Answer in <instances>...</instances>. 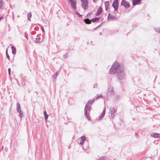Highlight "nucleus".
Instances as JSON below:
<instances>
[{
  "instance_id": "28",
  "label": "nucleus",
  "mask_w": 160,
  "mask_h": 160,
  "mask_svg": "<svg viewBox=\"0 0 160 160\" xmlns=\"http://www.w3.org/2000/svg\"><path fill=\"white\" fill-rule=\"evenodd\" d=\"M40 39H41V38L40 37L39 38H36V41L37 42H39V41H40Z\"/></svg>"
},
{
  "instance_id": "14",
  "label": "nucleus",
  "mask_w": 160,
  "mask_h": 160,
  "mask_svg": "<svg viewBox=\"0 0 160 160\" xmlns=\"http://www.w3.org/2000/svg\"><path fill=\"white\" fill-rule=\"evenodd\" d=\"M141 0H133L132 3L133 5H135L137 4H139Z\"/></svg>"
},
{
  "instance_id": "11",
  "label": "nucleus",
  "mask_w": 160,
  "mask_h": 160,
  "mask_svg": "<svg viewBox=\"0 0 160 160\" xmlns=\"http://www.w3.org/2000/svg\"><path fill=\"white\" fill-rule=\"evenodd\" d=\"M150 135L152 137L155 138L160 137V134L157 133H152Z\"/></svg>"
},
{
  "instance_id": "15",
  "label": "nucleus",
  "mask_w": 160,
  "mask_h": 160,
  "mask_svg": "<svg viewBox=\"0 0 160 160\" xmlns=\"http://www.w3.org/2000/svg\"><path fill=\"white\" fill-rule=\"evenodd\" d=\"M102 11V9L101 7L99 8L98 9L96 14V15L98 16L101 13Z\"/></svg>"
},
{
  "instance_id": "19",
  "label": "nucleus",
  "mask_w": 160,
  "mask_h": 160,
  "mask_svg": "<svg viewBox=\"0 0 160 160\" xmlns=\"http://www.w3.org/2000/svg\"><path fill=\"white\" fill-rule=\"evenodd\" d=\"M110 111L111 114L112 113H115V112L114 108L112 107H110Z\"/></svg>"
},
{
  "instance_id": "27",
  "label": "nucleus",
  "mask_w": 160,
  "mask_h": 160,
  "mask_svg": "<svg viewBox=\"0 0 160 160\" xmlns=\"http://www.w3.org/2000/svg\"><path fill=\"white\" fill-rule=\"evenodd\" d=\"M19 116L20 118H22L23 117V113L21 112V111L19 112Z\"/></svg>"
},
{
  "instance_id": "25",
  "label": "nucleus",
  "mask_w": 160,
  "mask_h": 160,
  "mask_svg": "<svg viewBox=\"0 0 160 160\" xmlns=\"http://www.w3.org/2000/svg\"><path fill=\"white\" fill-rule=\"evenodd\" d=\"M6 57H7V58L8 60H10V57H9V55L8 54V50L7 49L6 51Z\"/></svg>"
},
{
  "instance_id": "30",
  "label": "nucleus",
  "mask_w": 160,
  "mask_h": 160,
  "mask_svg": "<svg viewBox=\"0 0 160 160\" xmlns=\"http://www.w3.org/2000/svg\"><path fill=\"white\" fill-rule=\"evenodd\" d=\"M99 160H105V158L104 157H101L99 158Z\"/></svg>"
},
{
  "instance_id": "10",
  "label": "nucleus",
  "mask_w": 160,
  "mask_h": 160,
  "mask_svg": "<svg viewBox=\"0 0 160 160\" xmlns=\"http://www.w3.org/2000/svg\"><path fill=\"white\" fill-rule=\"evenodd\" d=\"M86 138L85 136H81L80 138V140L81 141L80 142V144L83 145L84 141L86 140Z\"/></svg>"
},
{
  "instance_id": "22",
  "label": "nucleus",
  "mask_w": 160,
  "mask_h": 160,
  "mask_svg": "<svg viewBox=\"0 0 160 160\" xmlns=\"http://www.w3.org/2000/svg\"><path fill=\"white\" fill-rule=\"evenodd\" d=\"M154 30L157 32L160 33V28H154Z\"/></svg>"
},
{
  "instance_id": "12",
  "label": "nucleus",
  "mask_w": 160,
  "mask_h": 160,
  "mask_svg": "<svg viewBox=\"0 0 160 160\" xmlns=\"http://www.w3.org/2000/svg\"><path fill=\"white\" fill-rule=\"evenodd\" d=\"M108 19L109 20H114L116 18L114 16L110 14H108Z\"/></svg>"
},
{
  "instance_id": "21",
  "label": "nucleus",
  "mask_w": 160,
  "mask_h": 160,
  "mask_svg": "<svg viewBox=\"0 0 160 160\" xmlns=\"http://www.w3.org/2000/svg\"><path fill=\"white\" fill-rule=\"evenodd\" d=\"M32 16V13L31 12H29L28 14V19L30 21V18Z\"/></svg>"
},
{
  "instance_id": "4",
  "label": "nucleus",
  "mask_w": 160,
  "mask_h": 160,
  "mask_svg": "<svg viewBox=\"0 0 160 160\" xmlns=\"http://www.w3.org/2000/svg\"><path fill=\"white\" fill-rule=\"evenodd\" d=\"M82 2V6L84 10L87 9L88 7V0H81Z\"/></svg>"
},
{
  "instance_id": "36",
  "label": "nucleus",
  "mask_w": 160,
  "mask_h": 160,
  "mask_svg": "<svg viewBox=\"0 0 160 160\" xmlns=\"http://www.w3.org/2000/svg\"><path fill=\"white\" fill-rule=\"evenodd\" d=\"M67 58V56L66 55H63V58L65 59L66 58Z\"/></svg>"
},
{
  "instance_id": "3",
  "label": "nucleus",
  "mask_w": 160,
  "mask_h": 160,
  "mask_svg": "<svg viewBox=\"0 0 160 160\" xmlns=\"http://www.w3.org/2000/svg\"><path fill=\"white\" fill-rule=\"evenodd\" d=\"M99 19L100 18L98 17H96L91 20H89L88 18H87L84 19V21L86 23L89 24L91 23V22H94L96 21H98Z\"/></svg>"
},
{
  "instance_id": "5",
  "label": "nucleus",
  "mask_w": 160,
  "mask_h": 160,
  "mask_svg": "<svg viewBox=\"0 0 160 160\" xmlns=\"http://www.w3.org/2000/svg\"><path fill=\"white\" fill-rule=\"evenodd\" d=\"M118 0H115L112 4V6L114 8V11H116L118 8Z\"/></svg>"
},
{
  "instance_id": "38",
  "label": "nucleus",
  "mask_w": 160,
  "mask_h": 160,
  "mask_svg": "<svg viewBox=\"0 0 160 160\" xmlns=\"http://www.w3.org/2000/svg\"><path fill=\"white\" fill-rule=\"evenodd\" d=\"M2 18V17H1L0 18V19H1V18Z\"/></svg>"
},
{
  "instance_id": "18",
  "label": "nucleus",
  "mask_w": 160,
  "mask_h": 160,
  "mask_svg": "<svg viewBox=\"0 0 160 160\" xmlns=\"http://www.w3.org/2000/svg\"><path fill=\"white\" fill-rule=\"evenodd\" d=\"M17 111L18 112H20L21 111L20 109V104L19 103H17Z\"/></svg>"
},
{
  "instance_id": "29",
  "label": "nucleus",
  "mask_w": 160,
  "mask_h": 160,
  "mask_svg": "<svg viewBox=\"0 0 160 160\" xmlns=\"http://www.w3.org/2000/svg\"><path fill=\"white\" fill-rule=\"evenodd\" d=\"M114 113H112L111 114V117L112 118H113L115 117V115L114 114Z\"/></svg>"
},
{
  "instance_id": "37",
  "label": "nucleus",
  "mask_w": 160,
  "mask_h": 160,
  "mask_svg": "<svg viewBox=\"0 0 160 160\" xmlns=\"http://www.w3.org/2000/svg\"><path fill=\"white\" fill-rule=\"evenodd\" d=\"M97 84H95V85H94V87H95V86H97Z\"/></svg>"
},
{
  "instance_id": "13",
  "label": "nucleus",
  "mask_w": 160,
  "mask_h": 160,
  "mask_svg": "<svg viewBox=\"0 0 160 160\" xmlns=\"http://www.w3.org/2000/svg\"><path fill=\"white\" fill-rule=\"evenodd\" d=\"M104 4L105 6V9L106 11H107L109 6V3L108 1H105L104 2Z\"/></svg>"
},
{
  "instance_id": "24",
  "label": "nucleus",
  "mask_w": 160,
  "mask_h": 160,
  "mask_svg": "<svg viewBox=\"0 0 160 160\" xmlns=\"http://www.w3.org/2000/svg\"><path fill=\"white\" fill-rule=\"evenodd\" d=\"M58 75V72H56L53 75V78L56 79V77H57V76Z\"/></svg>"
},
{
  "instance_id": "9",
  "label": "nucleus",
  "mask_w": 160,
  "mask_h": 160,
  "mask_svg": "<svg viewBox=\"0 0 160 160\" xmlns=\"http://www.w3.org/2000/svg\"><path fill=\"white\" fill-rule=\"evenodd\" d=\"M105 112H106V107H104L103 108V109L102 113V114L101 115H100L99 116V118L98 119V121H99L102 119V118H103V117H104V116L105 114Z\"/></svg>"
},
{
  "instance_id": "32",
  "label": "nucleus",
  "mask_w": 160,
  "mask_h": 160,
  "mask_svg": "<svg viewBox=\"0 0 160 160\" xmlns=\"http://www.w3.org/2000/svg\"><path fill=\"white\" fill-rule=\"evenodd\" d=\"M94 100H95L94 99H93L92 100H90L91 102H90V106H91V104H92V103H93L94 102Z\"/></svg>"
},
{
  "instance_id": "23",
  "label": "nucleus",
  "mask_w": 160,
  "mask_h": 160,
  "mask_svg": "<svg viewBox=\"0 0 160 160\" xmlns=\"http://www.w3.org/2000/svg\"><path fill=\"white\" fill-rule=\"evenodd\" d=\"M103 96L102 95H98L96 98V100H98L99 98H103Z\"/></svg>"
},
{
  "instance_id": "7",
  "label": "nucleus",
  "mask_w": 160,
  "mask_h": 160,
  "mask_svg": "<svg viewBox=\"0 0 160 160\" xmlns=\"http://www.w3.org/2000/svg\"><path fill=\"white\" fill-rule=\"evenodd\" d=\"M121 5L124 6L125 8H129L130 7L129 4L125 0H122L121 3Z\"/></svg>"
},
{
  "instance_id": "31",
  "label": "nucleus",
  "mask_w": 160,
  "mask_h": 160,
  "mask_svg": "<svg viewBox=\"0 0 160 160\" xmlns=\"http://www.w3.org/2000/svg\"><path fill=\"white\" fill-rule=\"evenodd\" d=\"M76 13L78 15V16L80 17H81L82 16V15L80 14L78 12H76Z\"/></svg>"
},
{
  "instance_id": "33",
  "label": "nucleus",
  "mask_w": 160,
  "mask_h": 160,
  "mask_svg": "<svg viewBox=\"0 0 160 160\" xmlns=\"http://www.w3.org/2000/svg\"><path fill=\"white\" fill-rule=\"evenodd\" d=\"M8 72L9 75H10V73H11V69L10 68H9L8 69Z\"/></svg>"
},
{
  "instance_id": "34",
  "label": "nucleus",
  "mask_w": 160,
  "mask_h": 160,
  "mask_svg": "<svg viewBox=\"0 0 160 160\" xmlns=\"http://www.w3.org/2000/svg\"><path fill=\"white\" fill-rule=\"evenodd\" d=\"M41 29H42V31L43 32H44V28H43L42 26L41 27Z\"/></svg>"
},
{
  "instance_id": "1",
  "label": "nucleus",
  "mask_w": 160,
  "mask_h": 160,
  "mask_svg": "<svg viewBox=\"0 0 160 160\" xmlns=\"http://www.w3.org/2000/svg\"><path fill=\"white\" fill-rule=\"evenodd\" d=\"M110 73L114 74L117 72V78L119 80L123 79L125 77V73L123 64H119L116 61L110 69Z\"/></svg>"
},
{
  "instance_id": "17",
  "label": "nucleus",
  "mask_w": 160,
  "mask_h": 160,
  "mask_svg": "<svg viewBox=\"0 0 160 160\" xmlns=\"http://www.w3.org/2000/svg\"><path fill=\"white\" fill-rule=\"evenodd\" d=\"M44 115L45 122H47V119L48 118V115L46 111H45L44 112Z\"/></svg>"
},
{
  "instance_id": "2",
  "label": "nucleus",
  "mask_w": 160,
  "mask_h": 160,
  "mask_svg": "<svg viewBox=\"0 0 160 160\" xmlns=\"http://www.w3.org/2000/svg\"><path fill=\"white\" fill-rule=\"evenodd\" d=\"M114 94V90L113 87L110 86L107 91V98H109L112 96Z\"/></svg>"
},
{
  "instance_id": "20",
  "label": "nucleus",
  "mask_w": 160,
  "mask_h": 160,
  "mask_svg": "<svg viewBox=\"0 0 160 160\" xmlns=\"http://www.w3.org/2000/svg\"><path fill=\"white\" fill-rule=\"evenodd\" d=\"M90 102H91L90 100H89L88 101V102L87 103V104H87L88 105L87 110H88V111L90 110V108L91 107H90L91 106H90Z\"/></svg>"
},
{
  "instance_id": "26",
  "label": "nucleus",
  "mask_w": 160,
  "mask_h": 160,
  "mask_svg": "<svg viewBox=\"0 0 160 160\" xmlns=\"http://www.w3.org/2000/svg\"><path fill=\"white\" fill-rule=\"evenodd\" d=\"M3 1L2 0H0V8H1L3 5Z\"/></svg>"
},
{
  "instance_id": "35",
  "label": "nucleus",
  "mask_w": 160,
  "mask_h": 160,
  "mask_svg": "<svg viewBox=\"0 0 160 160\" xmlns=\"http://www.w3.org/2000/svg\"><path fill=\"white\" fill-rule=\"evenodd\" d=\"M120 97L119 96H117L115 98L117 100L119 98H120Z\"/></svg>"
},
{
  "instance_id": "6",
  "label": "nucleus",
  "mask_w": 160,
  "mask_h": 160,
  "mask_svg": "<svg viewBox=\"0 0 160 160\" xmlns=\"http://www.w3.org/2000/svg\"><path fill=\"white\" fill-rule=\"evenodd\" d=\"M69 1L71 3L72 8L74 10L76 9V2L73 0H69Z\"/></svg>"
},
{
  "instance_id": "8",
  "label": "nucleus",
  "mask_w": 160,
  "mask_h": 160,
  "mask_svg": "<svg viewBox=\"0 0 160 160\" xmlns=\"http://www.w3.org/2000/svg\"><path fill=\"white\" fill-rule=\"evenodd\" d=\"M87 107H88V105H86L85 106L84 110V112H85V115L87 118L89 120H90V117L89 115H88L87 114V111L88 110H87Z\"/></svg>"
},
{
  "instance_id": "16",
  "label": "nucleus",
  "mask_w": 160,
  "mask_h": 160,
  "mask_svg": "<svg viewBox=\"0 0 160 160\" xmlns=\"http://www.w3.org/2000/svg\"><path fill=\"white\" fill-rule=\"evenodd\" d=\"M11 49L12 50V53L13 55H15L16 54V48L13 46L11 47Z\"/></svg>"
}]
</instances>
